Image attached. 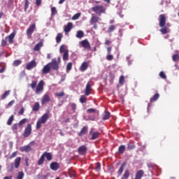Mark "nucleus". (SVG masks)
Returning a JSON list of instances; mask_svg holds the SVG:
<instances>
[{
    "mask_svg": "<svg viewBox=\"0 0 179 179\" xmlns=\"http://www.w3.org/2000/svg\"><path fill=\"white\" fill-rule=\"evenodd\" d=\"M45 85V83L44 80H41L38 85L37 81H32L30 84V86L33 90L35 89V93L36 94H40L41 93H43L44 92V85Z\"/></svg>",
    "mask_w": 179,
    "mask_h": 179,
    "instance_id": "nucleus-1",
    "label": "nucleus"
},
{
    "mask_svg": "<svg viewBox=\"0 0 179 179\" xmlns=\"http://www.w3.org/2000/svg\"><path fill=\"white\" fill-rule=\"evenodd\" d=\"M48 118H50V113L47 112L38 120L36 122V129H40V128H41V125H43V124H45V122L48 121Z\"/></svg>",
    "mask_w": 179,
    "mask_h": 179,
    "instance_id": "nucleus-2",
    "label": "nucleus"
},
{
    "mask_svg": "<svg viewBox=\"0 0 179 179\" xmlns=\"http://www.w3.org/2000/svg\"><path fill=\"white\" fill-rule=\"evenodd\" d=\"M45 158L47 159V160H48V162H50V161L52 160V155L50 152H45L41 155V157H40V159L38 162V166H41V164H43L44 163V160Z\"/></svg>",
    "mask_w": 179,
    "mask_h": 179,
    "instance_id": "nucleus-3",
    "label": "nucleus"
},
{
    "mask_svg": "<svg viewBox=\"0 0 179 179\" xmlns=\"http://www.w3.org/2000/svg\"><path fill=\"white\" fill-rule=\"evenodd\" d=\"M92 10L99 16L101 15V13H106V8L103 6H95L92 8Z\"/></svg>",
    "mask_w": 179,
    "mask_h": 179,
    "instance_id": "nucleus-4",
    "label": "nucleus"
},
{
    "mask_svg": "<svg viewBox=\"0 0 179 179\" xmlns=\"http://www.w3.org/2000/svg\"><path fill=\"white\" fill-rule=\"evenodd\" d=\"M34 30H36V24L30 25L27 29V36H28L29 38H31V34L34 33Z\"/></svg>",
    "mask_w": 179,
    "mask_h": 179,
    "instance_id": "nucleus-5",
    "label": "nucleus"
},
{
    "mask_svg": "<svg viewBox=\"0 0 179 179\" xmlns=\"http://www.w3.org/2000/svg\"><path fill=\"white\" fill-rule=\"evenodd\" d=\"M31 135V124H28L24 131V138H28Z\"/></svg>",
    "mask_w": 179,
    "mask_h": 179,
    "instance_id": "nucleus-6",
    "label": "nucleus"
},
{
    "mask_svg": "<svg viewBox=\"0 0 179 179\" xmlns=\"http://www.w3.org/2000/svg\"><path fill=\"white\" fill-rule=\"evenodd\" d=\"M80 47H83L85 50H90V43H89V41L87 39H85L84 41H82L80 42Z\"/></svg>",
    "mask_w": 179,
    "mask_h": 179,
    "instance_id": "nucleus-7",
    "label": "nucleus"
},
{
    "mask_svg": "<svg viewBox=\"0 0 179 179\" xmlns=\"http://www.w3.org/2000/svg\"><path fill=\"white\" fill-rule=\"evenodd\" d=\"M36 66L37 62H36V60H32L27 64L26 68L28 71H30V69H33V68H36Z\"/></svg>",
    "mask_w": 179,
    "mask_h": 179,
    "instance_id": "nucleus-8",
    "label": "nucleus"
},
{
    "mask_svg": "<svg viewBox=\"0 0 179 179\" xmlns=\"http://www.w3.org/2000/svg\"><path fill=\"white\" fill-rule=\"evenodd\" d=\"M73 27V23L72 22H69L66 25H64V31L66 33H69L71 30H72Z\"/></svg>",
    "mask_w": 179,
    "mask_h": 179,
    "instance_id": "nucleus-9",
    "label": "nucleus"
},
{
    "mask_svg": "<svg viewBox=\"0 0 179 179\" xmlns=\"http://www.w3.org/2000/svg\"><path fill=\"white\" fill-rule=\"evenodd\" d=\"M51 71V64H48L45 66H44L43 69H42V72L43 73H44V75H47V73H50Z\"/></svg>",
    "mask_w": 179,
    "mask_h": 179,
    "instance_id": "nucleus-10",
    "label": "nucleus"
},
{
    "mask_svg": "<svg viewBox=\"0 0 179 179\" xmlns=\"http://www.w3.org/2000/svg\"><path fill=\"white\" fill-rule=\"evenodd\" d=\"M165 24H166V16L162 14L159 15V27H164Z\"/></svg>",
    "mask_w": 179,
    "mask_h": 179,
    "instance_id": "nucleus-11",
    "label": "nucleus"
},
{
    "mask_svg": "<svg viewBox=\"0 0 179 179\" xmlns=\"http://www.w3.org/2000/svg\"><path fill=\"white\" fill-rule=\"evenodd\" d=\"M50 100V95H48V92H47L43 95V96L41 99L42 105L44 106V104H45V103H48Z\"/></svg>",
    "mask_w": 179,
    "mask_h": 179,
    "instance_id": "nucleus-12",
    "label": "nucleus"
},
{
    "mask_svg": "<svg viewBox=\"0 0 179 179\" xmlns=\"http://www.w3.org/2000/svg\"><path fill=\"white\" fill-rule=\"evenodd\" d=\"M48 64H50V69L52 68V69H54L55 71H56L59 68L58 62H57V60L55 59H53L52 60V62L48 63Z\"/></svg>",
    "mask_w": 179,
    "mask_h": 179,
    "instance_id": "nucleus-13",
    "label": "nucleus"
},
{
    "mask_svg": "<svg viewBox=\"0 0 179 179\" xmlns=\"http://www.w3.org/2000/svg\"><path fill=\"white\" fill-rule=\"evenodd\" d=\"M90 134L92 136L91 139H92V141H94V139H97V138L100 136V133L98 131H93V129H91V131Z\"/></svg>",
    "mask_w": 179,
    "mask_h": 179,
    "instance_id": "nucleus-14",
    "label": "nucleus"
},
{
    "mask_svg": "<svg viewBox=\"0 0 179 179\" xmlns=\"http://www.w3.org/2000/svg\"><path fill=\"white\" fill-rule=\"evenodd\" d=\"M89 68V62H84L81 66H80V72H85Z\"/></svg>",
    "mask_w": 179,
    "mask_h": 179,
    "instance_id": "nucleus-15",
    "label": "nucleus"
},
{
    "mask_svg": "<svg viewBox=\"0 0 179 179\" xmlns=\"http://www.w3.org/2000/svg\"><path fill=\"white\" fill-rule=\"evenodd\" d=\"M90 92H92V84L90 82H88L85 87V95L89 96V94H90Z\"/></svg>",
    "mask_w": 179,
    "mask_h": 179,
    "instance_id": "nucleus-16",
    "label": "nucleus"
},
{
    "mask_svg": "<svg viewBox=\"0 0 179 179\" xmlns=\"http://www.w3.org/2000/svg\"><path fill=\"white\" fill-rule=\"evenodd\" d=\"M20 162H22V158L20 157H17L14 161V167L15 169H19V166H20Z\"/></svg>",
    "mask_w": 179,
    "mask_h": 179,
    "instance_id": "nucleus-17",
    "label": "nucleus"
},
{
    "mask_svg": "<svg viewBox=\"0 0 179 179\" xmlns=\"http://www.w3.org/2000/svg\"><path fill=\"white\" fill-rule=\"evenodd\" d=\"M50 169L53 170V171H57V170L59 169V164L57 162H52L50 164Z\"/></svg>",
    "mask_w": 179,
    "mask_h": 179,
    "instance_id": "nucleus-18",
    "label": "nucleus"
},
{
    "mask_svg": "<svg viewBox=\"0 0 179 179\" xmlns=\"http://www.w3.org/2000/svg\"><path fill=\"white\" fill-rule=\"evenodd\" d=\"M59 52L60 54H64L65 52H69V50H68V47L65 45H62L60 46L59 48Z\"/></svg>",
    "mask_w": 179,
    "mask_h": 179,
    "instance_id": "nucleus-19",
    "label": "nucleus"
},
{
    "mask_svg": "<svg viewBox=\"0 0 179 179\" xmlns=\"http://www.w3.org/2000/svg\"><path fill=\"white\" fill-rule=\"evenodd\" d=\"M20 150L21 152H30L31 150V147H30V145H25V146H22L20 147Z\"/></svg>",
    "mask_w": 179,
    "mask_h": 179,
    "instance_id": "nucleus-20",
    "label": "nucleus"
},
{
    "mask_svg": "<svg viewBox=\"0 0 179 179\" xmlns=\"http://www.w3.org/2000/svg\"><path fill=\"white\" fill-rule=\"evenodd\" d=\"M100 20V17L96 16V15H92V18L90 20V24H94V23H97Z\"/></svg>",
    "mask_w": 179,
    "mask_h": 179,
    "instance_id": "nucleus-21",
    "label": "nucleus"
},
{
    "mask_svg": "<svg viewBox=\"0 0 179 179\" xmlns=\"http://www.w3.org/2000/svg\"><path fill=\"white\" fill-rule=\"evenodd\" d=\"M15 36H16V33L13 32L10 35L6 37V38H8V43L10 44H13V38H15Z\"/></svg>",
    "mask_w": 179,
    "mask_h": 179,
    "instance_id": "nucleus-22",
    "label": "nucleus"
},
{
    "mask_svg": "<svg viewBox=\"0 0 179 179\" xmlns=\"http://www.w3.org/2000/svg\"><path fill=\"white\" fill-rule=\"evenodd\" d=\"M86 147L85 145H82L78 148V153H80V155H85V153H86Z\"/></svg>",
    "mask_w": 179,
    "mask_h": 179,
    "instance_id": "nucleus-23",
    "label": "nucleus"
},
{
    "mask_svg": "<svg viewBox=\"0 0 179 179\" xmlns=\"http://www.w3.org/2000/svg\"><path fill=\"white\" fill-rule=\"evenodd\" d=\"M143 176V171L140 170L136 172L135 179H141Z\"/></svg>",
    "mask_w": 179,
    "mask_h": 179,
    "instance_id": "nucleus-24",
    "label": "nucleus"
},
{
    "mask_svg": "<svg viewBox=\"0 0 179 179\" xmlns=\"http://www.w3.org/2000/svg\"><path fill=\"white\" fill-rule=\"evenodd\" d=\"M87 127H84L80 131V132L79 133V136H83V135H85V134H87Z\"/></svg>",
    "mask_w": 179,
    "mask_h": 179,
    "instance_id": "nucleus-25",
    "label": "nucleus"
},
{
    "mask_svg": "<svg viewBox=\"0 0 179 179\" xmlns=\"http://www.w3.org/2000/svg\"><path fill=\"white\" fill-rule=\"evenodd\" d=\"M84 36L85 33H83V31H78L76 36L77 37V38H82L83 37H84Z\"/></svg>",
    "mask_w": 179,
    "mask_h": 179,
    "instance_id": "nucleus-26",
    "label": "nucleus"
},
{
    "mask_svg": "<svg viewBox=\"0 0 179 179\" xmlns=\"http://www.w3.org/2000/svg\"><path fill=\"white\" fill-rule=\"evenodd\" d=\"M43 47V43H38L36 44L34 48V51H40V48Z\"/></svg>",
    "mask_w": 179,
    "mask_h": 179,
    "instance_id": "nucleus-27",
    "label": "nucleus"
},
{
    "mask_svg": "<svg viewBox=\"0 0 179 179\" xmlns=\"http://www.w3.org/2000/svg\"><path fill=\"white\" fill-rule=\"evenodd\" d=\"M129 178V171L126 170L122 177V179H128Z\"/></svg>",
    "mask_w": 179,
    "mask_h": 179,
    "instance_id": "nucleus-28",
    "label": "nucleus"
},
{
    "mask_svg": "<svg viewBox=\"0 0 179 179\" xmlns=\"http://www.w3.org/2000/svg\"><path fill=\"white\" fill-rule=\"evenodd\" d=\"M40 110V103L38 102L35 103L33 107V111H38Z\"/></svg>",
    "mask_w": 179,
    "mask_h": 179,
    "instance_id": "nucleus-29",
    "label": "nucleus"
},
{
    "mask_svg": "<svg viewBox=\"0 0 179 179\" xmlns=\"http://www.w3.org/2000/svg\"><path fill=\"white\" fill-rule=\"evenodd\" d=\"M9 94H10V90L6 91L1 96V99L5 100Z\"/></svg>",
    "mask_w": 179,
    "mask_h": 179,
    "instance_id": "nucleus-30",
    "label": "nucleus"
},
{
    "mask_svg": "<svg viewBox=\"0 0 179 179\" xmlns=\"http://www.w3.org/2000/svg\"><path fill=\"white\" fill-rule=\"evenodd\" d=\"M69 59V52H66L63 53V60L68 61Z\"/></svg>",
    "mask_w": 179,
    "mask_h": 179,
    "instance_id": "nucleus-31",
    "label": "nucleus"
},
{
    "mask_svg": "<svg viewBox=\"0 0 179 179\" xmlns=\"http://www.w3.org/2000/svg\"><path fill=\"white\" fill-rule=\"evenodd\" d=\"M13 120H15V117L13 116V115H12L7 121V125H12Z\"/></svg>",
    "mask_w": 179,
    "mask_h": 179,
    "instance_id": "nucleus-32",
    "label": "nucleus"
},
{
    "mask_svg": "<svg viewBox=\"0 0 179 179\" xmlns=\"http://www.w3.org/2000/svg\"><path fill=\"white\" fill-rule=\"evenodd\" d=\"M24 177V173L23 171H20L17 173V179H23Z\"/></svg>",
    "mask_w": 179,
    "mask_h": 179,
    "instance_id": "nucleus-33",
    "label": "nucleus"
},
{
    "mask_svg": "<svg viewBox=\"0 0 179 179\" xmlns=\"http://www.w3.org/2000/svg\"><path fill=\"white\" fill-rule=\"evenodd\" d=\"M28 120L24 118V119H22L19 123H18V125L19 127H22L23 126V124H24L26 122H28Z\"/></svg>",
    "mask_w": 179,
    "mask_h": 179,
    "instance_id": "nucleus-34",
    "label": "nucleus"
},
{
    "mask_svg": "<svg viewBox=\"0 0 179 179\" xmlns=\"http://www.w3.org/2000/svg\"><path fill=\"white\" fill-rule=\"evenodd\" d=\"M20 64H22V60L17 59L13 62V66H19V65H20Z\"/></svg>",
    "mask_w": 179,
    "mask_h": 179,
    "instance_id": "nucleus-35",
    "label": "nucleus"
},
{
    "mask_svg": "<svg viewBox=\"0 0 179 179\" xmlns=\"http://www.w3.org/2000/svg\"><path fill=\"white\" fill-rule=\"evenodd\" d=\"M62 37H63L62 34H57V36L56 37L57 43H61V40Z\"/></svg>",
    "mask_w": 179,
    "mask_h": 179,
    "instance_id": "nucleus-36",
    "label": "nucleus"
},
{
    "mask_svg": "<svg viewBox=\"0 0 179 179\" xmlns=\"http://www.w3.org/2000/svg\"><path fill=\"white\" fill-rule=\"evenodd\" d=\"M119 153H120L121 155H122V153H124V152H125V145H120L119 147Z\"/></svg>",
    "mask_w": 179,
    "mask_h": 179,
    "instance_id": "nucleus-37",
    "label": "nucleus"
},
{
    "mask_svg": "<svg viewBox=\"0 0 179 179\" xmlns=\"http://www.w3.org/2000/svg\"><path fill=\"white\" fill-rule=\"evenodd\" d=\"M110 118V112H105L103 116V120H108Z\"/></svg>",
    "mask_w": 179,
    "mask_h": 179,
    "instance_id": "nucleus-38",
    "label": "nucleus"
},
{
    "mask_svg": "<svg viewBox=\"0 0 179 179\" xmlns=\"http://www.w3.org/2000/svg\"><path fill=\"white\" fill-rule=\"evenodd\" d=\"M57 8H55V7H52V8H51V15H52V16H54V15H57Z\"/></svg>",
    "mask_w": 179,
    "mask_h": 179,
    "instance_id": "nucleus-39",
    "label": "nucleus"
},
{
    "mask_svg": "<svg viewBox=\"0 0 179 179\" xmlns=\"http://www.w3.org/2000/svg\"><path fill=\"white\" fill-rule=\"evenodd\" d=\"M80 13H78L72 17V20H78L80 17Z\"/></svg>",
    "mask_w": 179,
    "mask_h": 179,
    "instance_id": "nucleus-40",
    "label": "nucleus"
},
{
    "mask_svg": "<svg viewBox=\"0 0 179 179\" xmlns=\"http://www.w3.org/2000/svg\"><path fill=\"white\" fill-rule=\"evenodd\" d=\"M157 99H159V94H155L153 96V97L150 99L151 103H152V101H156L157 100Z\"/></svg>",
    "mask_w": 179,
    "mask_h": 179,
    "instance_id": "nucleus-41",
    "label": "nucleus"
},
{
    "mask_svg": "<svg viewBox=\"0 0 179 179\" xmlns=\"http://www.w3.org/2000/svg\"><path fill=\"white\" fill-rule=\"evenodd\" d=\"M124 82H125V78H124V76H121L119 79V83L120 85H124Z\"/></svg>",
    "mask_w": 179,
    "mask_h": 179,
    "instance_id": "nucleus-42",
    "label": "nucleus"
},
{
    "mask_svg": "<svg viewBox=\"0 0 179 179\" xmlns=\"http://www.w3.org/2000/svg\"><path fill=\"white\" fill-rule=\"evenodd\" d=\"M160 31L162 34H167V33H169V30L167 29V27H164L161 29Z\"/></svg>",
    "mask_w": 179,
    "mask_h": 179,
    "instance_id": "nucleus-43",
    "label": "nucleus"
},
{
    "mask_svg": "<svg viewBox=\"0 0 179 179\" xmlns=\"http://www.w3.org/2000/svg\"><path fill=\"white\" fill-rule=\"evenodd\" d=\"M55 95L56 97H62L63 96H65V93L64 92H57L55 94Z\"/></svg>",
    "mask_w": 179,
    "mask_h": 179,
    "instance_id": "nucleus-44",
    "label": "nucleus"
},
{
    "mask_svg": "<svg viewBox=\"0 0 179 179\" xmlns=\"http://www.w3.org/2000/svg\"><path fill=\"white\" fill-rule=\"evenodd\" d=\"M71 69H72V63L69 62L66 65V72H69V71H71Z\"/></svg>",
    "mask_w": 179,
    "mask_h": 179,
    "instance_id": "nucleus-45",
    "label": "nucleus"
},
{
    "mask_svg": "<svg viewBox=\"0 0 179 179\" xmlns=\"http://www.w3.org/2000/svg\"><path fill=\"white\" fill-rule=\"evenodd\" d=\"M13 104H15V100H12L11 101H10L8 105L6 106V108H9V107H12V106H13Z\"/></svg>",
    "mask_w": 179,
    "mask_h": 179,
    "instance_id": "nucleus-46",
    "label": "nucleus"
},
{
    "mask_svg": "<svg viewBox=\"0 0 179 179\" xmlns=\"http://www.w3.org/2000/svg\"><path fill=\"white\" fill-rule=\"evenodd\" d=\"M114 58V56H113L111 54H108V55L106 56V59L108 61H113Z\"/></svg>",
    "mask_w": 179,
    "mask_h": 179,
    "instance_id": "nucleus-47",
    "label": "nucleus"
},
{
    "mask_svg": "<svg viewBox=\"0 0 179 179\" xmlns=\"http://www.w3.org/2000/svg\"><path fill=\"white\" fill-rule=\"evenodd\" d=\"M95 170H96V171H100V170H101V164H100L99 162H97L96 164Z\"/></svg>",
    "mask_w": 179,
    "mask_h": 179,
    "instance_id": "nucleus-48",
    "label": "nucleus"
},
{
    "mask_svg": "<svg viewBox=\"0 0 179 179\" xmlns=\"http://www.w3.org/2000/svg\"><path fill=\"white\" fill-rule=\"evenodd\" d=\"M124 171V165H122L118 171V175L121 176L122 174V172Z\"/></svg>",
    "mask_w": 179,
    "mask_h": 179,
    "instance_id": "nucleus-49",
    "label": "nucleus"
},
{
    "mask_svg": "<svg viewBox=\"0 0 179 179\" xmlns=\"http://www.w3.org/2000/svg\"><path fill=\"white\" fill-rule=\"evenodd\" d=\"M96 110L94 108H90V109H87V113H91V114H94V113H96Z\"/></svg>",
    "mask_w": 179,
    "mask_h": 179,
    "instance_id": "nucleus-50",
    "label": "nucleus"
},
{
    "mask_svg": "<svg viewBox=\"0 0 179 179\" xmlns=\"http://www.w3.org/2000/svg\"><path fill=\"white\" fill-rule=\"evenodd\" d=\"M80 101L82 103H86V96H81V97L80 98Z\"/></svg>",
    "mask_w": 179,
    "mask_h": 179,
    "instance_id": "nucleus-51",
    "label": "nucleus"
},
{
    "mask_svg": "<svg viewBox=\"0 0 179 179\" xmlns=\"http://www.w3.org/2000/svg\"><path fill=\"white\" fill-rule=\"evenodd\" d=\"M172 59L173 61H179V55H174L173 57H172Z\"/></svg>",
    "mask_w": 179,
    "mask_h": 179,
    "instance_id": "nucleus-52",
    "label": "nucleus"
},
{
    "mask_svg": "<svg viewBox=\"0 0 179 179\" xmlns=\"http://www.w3.org/2000/svg\"><path fill=\"white\" fill-rule=\"evenodd\" d=\"M114 30H115V26L114 25H110L108 27V31H110V33H111V31H114Z\"/></svg>",
    "mask_w": 179,
    "mask_h": 179,
    "instance_id": "nucleus-53",
    "label": "nucleus"
},
{
    "mask_svg": "<svg viewBox=\"0 0 179 179\" xmlns=\"http://www.w3.org/2000/svg\"><path fill=\"white\" fill-rule=\"evenodd\" d=\"M159 76H160V78H162V79H166V78H167V77L166 76V74H165L164 72H163V71H161V72L159 73Z\"/></svg>",
    "mask_w": 179,
    "mask_h": 179,
    "instance_id": "nucleus-54",
    "label": "nucleus"
},
{
    "mask_svg": "<svg viewBox=\"0 0 179 179\" xmlns=\"http://www.w3.org/2000/svg\"><path fill=\"white\" fill-rule=\"evenodd\" d=\"M134 148H135V145L131 143H128V146H127L128 150H132V149H134Z\"/></svg>",
    "mask_w": 179,
    "mask_h": 179,
    "instance_id": "nucleus-55",
    "label": "nucleus"
},
{
    "mask_svg": "<svg viewBox=\"0 0 179 179\" xmlns=\"http://www.w3.org/2000/svg\"><path fill=\"white\" fill-rule=\"evenodd\" d=\"M9 171L12 172L14 170L13 163H11L10 166L8 167Z\"/></svg>",
    "mask_w": 179,
    "mask_h": 179,
    "instance_id": "nucleus-56",
    "label": "nucleus"
},
{
    "mask_svg": "<svg viewBox=\"0 0 179 179\" xmlns=\"http://www.w3.org/2000/svg\"><path fill=\"white\" fill-rule=\"evenodd\" d=\"M29 5H30L29 0H25V6H24L25 10H27V8H29Z\"/></svg>",
    "mask_w": 179,
    "mask_h": 179,
    "instance_id": "nucleus-57",
    "label": "nucleus"
},
{
    "mask_svg": "<svg viewBox=\"0 0 179 179\" xmlns=\"http://www.w3.org/2000/svg\"><path fill=\"white\" fill-rule=\"evenodd\" d=\"M16 155H17V152H14L10 156V159H13V157H16Z\"/></svg>",
    "mask_w": 179,
    "mask_h": 179,
    "instance_id": "nucleus-58",
    "label": "nucleus"
},
{
    "mask_svg": "<svg viewBox=\"0 0 179 179\" xmlns=\"http://www.w3.org/2000/svg\"><path fill=\"white\" fill-rule=\"evenodd\" d=\"M12 129L13 131H17V124H14L13 126H12Z\"/></svg>",
    "mask_w": 179,
    "mask_h": 179,
    "instance_id": "nucleus-59",
    "label": "nucleus"
},
{
    "mask_svg": "<svg viewBox=\"0 0 179 179\" xmlns=\"http://www.w3.org/2000/svg\"><path fill=\"white\" fill-rule=\"evenodd\" d=\"M5 45H6V40L2 39V41H1V46L2 47H5Z\"/></svg>",
    "mask_w": 179,
    "mask_h": 179,
    "instance_id": "nucleus-60",
    "label": "nucleus"
},
{
    "mask_svg": "<svg viewBox=\"0 0 179 179\" xmlns=\"http://www.w3.org/2000/svg\"><path fill=\"white\" fill-rule=\"evenodd\" d=\"M24 113V108H22L20 109V110L19 111V114H20V115H23Z\"/></svg>",
    "mask_w": 179,
    "mask_h": 179,
    "instance_id": "nucleus-61",
    "label": "nucleus"
},
{
    "mask_svg": "<svg viewBox=\"0 0 179 179\" xmlns=\"http://www.w3.org/2000/svg\"><path fill=\"white\" fill-rule=\"evenodd\" d=\"M71 106L72 110H73V111H75V110H76V104L71 103Z\"/></svg>",
    "mask_w": 179,
    "mask_h": 179,
    "instance_id": "nucleus-62",
    "label": "nucleus"
},
{
    "mask_svg": "<svg viewBox=\"0 0 179 179\" xmlns=\"http://www.w3.org/2000/svg\"><path fill=\"white\" fill-rule=\"evenodd\" d=\"M36 5L40 6L41 5V0H36Z\"/></svg>",
    "mask_w": 179,
    "mask_h": 179,
    "instance_id": "nucleus-63",
    "label": "nucleus"
},
{
    "mask_svg": "<svg viewBox=\"0 0 179 179\" xmlns=\"http://www.w3.org/2000/svg\"><path fill=\"white\" fill-rule=\"evenodd\" d=\"M112 50H113V48L111 47H108L107 48L108 54H111Z\"/></svg>",
    "mask_w": 179,
    "mask_h": 179,
    "instance_id": "nucleus-64",
    "label": "nucleus"
}]
</instances>
